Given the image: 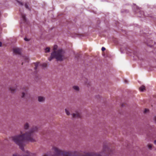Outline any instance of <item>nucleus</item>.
I'll return each instance as SVG.
<instances>
[{"mask_svg": "<svg viewBox=\"0 0 156 156\" xmlns=\"http://www.w3.org/2000/svg\"><path fill=\"white\" fill-rule=\"evenodd\" d=\"M154 143L156 145V140H154Z\"/></svg>", "mask_w": 156, "mask_h": 156, "instance_id": "bb28decb", "label": "nucleus"}, {"mask_svg": "<svg viewBox=\"0 0 156 156\" xmlns=\"http://www.w3.org/2000/svg\"><path fill=\"white\" fill-rule=\"evenodd\" d=\"M147 147L148 149L150 150H151L152 149V145L151 144H148L147 145Z\"/></svg>", "mask_w": 156, "mask_h": 156, "instance_id": "9d476101", "label": "nucleus"}, {"mask_svg": "<svg viewBox=\"0 0 156 156\" xmlns=\"http://www.w3.org/2000/svg\"><path fill=\"white\" fill-rule=\"evenodd\" d=\"M38 66V64H36V67H35V69H37V67Z\"/></svg>", "mask_w": 156, "mask_h": 156, "instance_id": "412c9836", "label": "nucleus"}, {"mask_svg": "<svg viewBox=\"0 0 156 156\" xmlns=\"http://www.w3.org/2000/svg\"><path fill=\"white\" fill-rule=\"evenodd\" d=\"M13 52L16 53L20 54L21 53V50L19 48H16L13 49Z\"/></svg>", "mask_w": 156, "mask_h": 156, "instance_id": "39448f33", "label": "nucleus"}, {"mask_svg": "<svg viewBox=\"0 0 156 156\" xmlns=\"http://www.w3.org/2000/svg\"><path fill=\"white\" fill-rule=\"evenodd\" d=\"M37 128L35 127L28 131H21L20 134L12 137V140L19 145L20 149L23 151V147L26 142L27 141L33 142L35 141L36 135L34 133L37 131Z\"/></svg>", "mask_w": 156, "mask_h": 156, "instance_id": "f257e3e1", "label": "nucleus"}, {"mask_svg": "<svg viewBox=\"0 0 156 156\" xmlns=\"http://www.w3.org/2000/svg\"><path fill=\"white\" fill-rule=\"evenodd\" d=\"M24 40L26 41H28L29 40L28 39L26 38H24Z\"/></svg>", "mask_w": 156, "mask_h": 156, "instance_id": "b1692460", "label": "nucleus"}, {"mask_svg": "<svg viewBox=\"0 0 156 156\" xmlns=\"http://www.w3.org/2000/svg\"><path fill=\"white\" fill-rule=\"evenodd\" d=\"M141 92H143L145 90V87L143 85L142 86L139 88Z\"/></svg>", "mask_w": 156, "mask_h": 156, "instance_id": "6e6552de", "label": "nucleus"}, {"mask_svg": "<svg viewBox=\"0 0 156 156\" xmlns=\"http://www.w3.org/2000/svg\"><path fill=\"white\" fill-rule=\"evenodd\" d=\"M44 51L46 53L50 51V48L48 47H47L44 49Z\"/></svg>", "mask_w": 156, "mask_h": 156, "instance_id": "9b49d317", "label": "nucleus"}, {"mask_svg": "<svg viewBox=\"0 0 156 156\" xmlns=\"http://www.w3.org/2000/svg\"><path fill=\"white\" fill-rule=\"evenodd\" d=\"M12 156H20L18 154H14Z\"/></svg>", "mask_w": 156, "mask_h": 156, "instance_id": "aec40b11", "label": "nucleus"}, {"mask_svg": "<svg viewBox=\"0 0 156 156\" xmlns=\"http://www.w3.org/2000/svg\"><path fill=\"white\" fill-rule=\"evenodd\" d=\"M153 45V43H152V44L151 45L148 44V45L150 46V47L152 46Z\"/></svg>", "mask_w": 156, "mask_h": 156, "instance_id": "393cba45", "label": "nucleus"}, {"mask_svg": "<svg viewBox=\"0 0 156 156\" xmlns=\"http://www.w3.org/2000/svg\"><path fill=\"white\" fill-rule=\"evenodd\" d=\"M25 8H27V9H28V6L27 5V4H25Z\"/></svg>", "mask_w": 156, "mask_h": 156, "instance_id": "f3484780", "label": "nucleus"}, {"mask_svg": "<svg viewBox=\"0 0 156 156\" xmlns=\"http://www.w3.org/2000/svg\"><path fill=\"white\" fill-rule=\"evenodd\" d=\"M154 122L156 123V116H155L154 118Z\"/></svg>", "mask_w": 156, "mask_h": 156, "instance_id": "dca6fc26", "label": "nucleus"}, {"mask_svg": "<svg viewBox=\"0 0 156 156\" xmlns=\"http://www.w3.org/2000/svg\"><path fill=\"white\" fill-rule=\"evenodd\" d=\"M26 153H28V154H29V151H26Z\"/></svg>", "mask_w": 156, "mask_h": 156, "instance_id": "cd10ccee", "label": "nucleus"}, {"mask_svg": "<svg viewBox=\"0 0 156 156\" xmlns=\"http://www.w3.org/2000/svg\"><path fill=\"white\" fill-rule=\"evenodd\" d=\"M65 112H66V114L67 115H69L70 114V113L69 112V111L68 110V109H65Z\"/></svg>", "mask_w": 156, "mask_h": 156, "instance_id": "4468645a", "label": "nucleus"}, {"mask_svg": "<svg viewBox=\"0 0 156 156\" xmlns=\"http://www.w3.org/2000/svg\"><path fill=\"white\" fill-rule=\"evenodd\" d=\"M73 88L74 90L76 91H78L79 90V88L77 86H73Z\"/></svg>", "mask_w": 156, "mask_h": 156, "instance_id": "1a4fd4ad", "label": "nucleus"}, {"mask_svg": "<svg viewBox=\"0 0 156 156\" xmlns=\"http://www.w3.org/2000/svg\"><path fill=\"white\" fill-rule=\"evenodd\" d=\"M10 90L11 93L12 94H14L16 92L17 90V86H15L14 87H11L10 88Z\"/></svg>", "mask_w": 156, "mask_h": 156, "instance_id": "20e7f679", "label": "nucleus"}, {"mask_svg": "<svg viewBox=\"0 0 156 156\" xmlns=\"http://www.w3.org/2000/svg\"><path fill=\"white\" fill-rule=\"evenodd\" d=\"M58 46L55 45L53 50L54 51L51 53V57L48 58L49 61H51L54 58H55L57 61H62L65 58V51L61 48L57 50Z\"/></svg>", "mask_w": 156, "mask_h": 156, "instance_id": "f03ea898", "label": "nucleus"}, {"mask_svg": "<svg viewBox=\"0 0 156 156\" xmlns=\"http://www.w3.org/2000/svg\"><path fill=\"white\" fill-rule=\"evenodd\" d=\"M73 116L74 118H76L80 117V114L78 112H76L75 113L73 114Z\"/></svg>", "mask_w": 156, "mask_h": 156, "instance_id": "0eeeda50", "label": "nucleus"}, {"mask_svg": "<svg viewBox=\"0 0 156 156\" xmlns=\"http://www.w3.org/2000/svg\"><path fill=\"white\" fill-rule=\"evenodd\" d=\"M29 127V124L27 123L25 124L24 125V128L25 129H27Z\"/></svg>", "mask_w": 156, "mask_h": 156, "instance_id": "ddd939ff", "label": "nucleus"}, {"mask_svg": "<svg viewBox=\"0 0 156 156\" xmlns=\"http://www.w3.org/2000/svg\"><path fill=\"white\" fill-rule=\"evenodd\" d=\"M23 58L25 60V62H28L29 61V57L27 56H23Z\"/></svg>", "mask_w": 156, "mask_h": 156, "instance_id": "f8f14e48", "label": "nucleus"}, {"mask_svg": "<svg viewBox=\"0 0 156 156\" xmlns=\"http://www.w3.org/2000/svg\"><path fill=\"white\" fill-rule=\"evenodd\" d=\"M2 45V43L1 42H0V47H1Z\"/></svg>", "mask_w": 156, "mask_h": 156, "instance_id": "a878e982", "label": "nucleus"}, {"mask_svg": "<svg viewBox=\"0 0 156 156\" xmlns=\"http://www.w3.org/2000/svg\"><path fill=\"white\" fill-rule=\"evenodd\" d=\"M105 50V48L104 47H102V48H101V50L102 51H104Z\"/></svg>", "mask_w": 156, "mask_h": 156, "instance_id": "6ab92c4d", "label": "nucleus"}, {"mask_svg": "<svg viewBox=\"0 0 156 156\" xmlns=\"http://www.w3.org/2000/svg\"><path fill=\"white\" fill-rule=\"evenodd\" d=\"M26 91H25L24 92H23L22 93V97H23V98L25 97V95L26 94Z\"/></svg>", "mask_w": 156, "mask_h": 156, "instance_id": "2eb2a0df", "label": "nucleus"}, {"mask_svg": "<svg viewBox=\"0 0 156 156\" xmlns=\"http://www.w3.org/2000/svg\"><path fill=\"white\" fill-rule=\"evenodd\" d=\"M19 4L20 5H22V6L23 5V4L22 3L19 2Z\"/></svg>", "mask_w": 156, "mask_h": 156, "instance_id": "5701e85b", "label": "nucleus"}, {"mask_svg": "<svg viewBox=\"0 0 156 156\" xmlns=\"http://www.w3.org/2000/svg\"><path fill=\"white\" fill-rule=\"evenodd\" d=\"M45 100V98L42 96H39L38 97V101L39 102H41L44 101Z\"/></svg>", "mask_w": 156, "mask_h": 156, "instance_id": "423d86ee", "label": "nucleus"}, {"mask_svg": "<svg viewBox=\"0 0 156 156\" xmlns=\"http://www.w3.org/2000/svg\"><path fill=\"white\" fill-rule=\"evenodd\" d=\"M20 12L21 16V20H22V22H24L26 20L25 16L23 14V13L20 10Z\"/></svg>", "mask_w": 156, "mask_h": 156, "instance_id": "7ed1b4c3", "label": "nucleus"}, {"mask_svg": "<svg viewBox=\"0 0 156 156\" xmlns=\"http://www.w3.org/2000/svg\"><path fill=\"white\" fill-rule=\"evenodd\" d=\"M47 66V64L46 63H44L42 65V66L43 67H46Z\"/></svg>", "mask_w": 156, "mask_h": 156, "instance_id": "a211bd4d", "label": "nucleus"}, {"mask_svg": "<svg viewBox=\"0 0 156 156\" xmlns=\"http://www.w3.org/2000/svg\"><path fill=\"white\" fill-rule=\"evenodd\" d=\"M148 111V110L147 109H145V110H144V112L145 113H146V112H147Z\"/></svg>", "mask_w": 156, "mask_h": 156, "instance_id": "4be33fe9", "label": "nucleus"}]
</instances>
